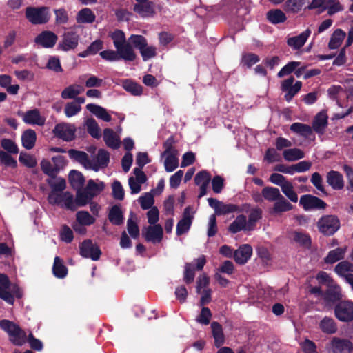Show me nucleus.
I'll return each instance as SVG.
<instances>
[{"mask_svg":"<svg viewBox=\"0 0 353 353\" xmlns=\"http://www.w3.org/2000/svg\"><path fill=\"white\" fill-rule=\"evenodd\" d=\"M0 328L8 334L9 340L14 345L21 346L26 342V333L14 322L7 319L1 320Z\"/></svg>","mask_w":353,"mask_h":353,"instance_id":"f257e3e1","label":"nucleus"},{"mask_svg":"<svg viewBox=\"0 0 353 353\" xmlns=\"http://www.w3.org/2000/svg\"><path fill=\"white\" fill-rule=\"evenodd\" d=\"M129 41L133 46V48L139 50L143 61H147L157 56V48L154 46H148L146 38L143 35L132 34L129 37Z\"/></svg>","mask_w":353,"mask_h":353,"instance_id":"f03ea898","label":"nucleus"},{"mask_svg":"<svg viewBox=\"0 0 353 353\" xmlns=\"http://www.w3.org/2000/svg\"><path fill=\"white\" fill-rule=\"evenodd\" d=\"M316 227L320 233L324 236L334 235L341 228V222L336 215L327 214L322 216L316 223Z\"/></svg>","mask_w":353,"mask_h":353,"instance_id":"7ed1b4c3","label":"nucleus"},{"mask_svg":"<svg viewBox=\"0 0 353 353\" xmlns=\"http://www.w3.org/2000/svg\"><path fill=\"white\" fill-rule=\"evenodd\" d=\"M110 37L116 50H119L121 54L124 52L136 59L137 54L133 49V46L129 41H126L123 31L117 29L110 34Z\"/></svg>","mask_w":353,"mask_h":353,"instance_id":"20e7f679","label":"nucleus"},{"mask_svg":"<svg viewBox=\"0 0 353 353\" xmlns=\"http://www.w3.org/2000/svg\"><path fill=\"white\" fill-rule=\"evenodd\" d=\"M343 293L339 285L330 286L324 291L322 299L325 308L334 309L336 305L343 301Z\"/></svg>","mask_w":353,"mask_h":353,"instance_id":"39448f33","label":"nucleus"},{"mask_svg":"<svg viewBox=\"0 0 353 353\" xmlns=\"http://www.w3.org/2000/svg\"><path fill=\"white\" fill-rule=\"evenodd\" d=\"M50 204L53 205H61L71 211H75L73 205V194L68 192H50L48 196Z\"/></svg>","mask_w":353,"mask_h":353,"instance_id":"423d86ee","label":"nucleus"},{"mask_svg":"<svg viewBox=\"0 0 353 353\" xmlns=\"http://www.w3.org/2000/svg\"><path fill=\"white\" fill-rule=\"evenodd\" d=\"M335 317L341 322L353 321V301L343 300L334 309Z\"/></svg>","mask_w":353,"mask_h":353,"instance_id":"0eeeda50","label":"nucleus"},{"mask_svg":"<svg viewBox=\"0 0 353 353\" xmlns=\"http://www.w3.org/2000/svg\"><path fill=\"white\" fill-rule=\"evenodd\" d=\"M25 14L26 19L34 25L46 23L50 19L48 8L46 7H27Z\"/></svg>","mask_w":353,"mask_h":353,"instance_id":"6e6552de","label":"nucleus"},{"mask_svg":"<svg viewBox=\"0 0 353 353\" xmlns=\"http://www.w3.org/2000/svg\"><path fill=\"white\" fill-rule=\"evenodd\" d=\"M80 37L77 32L68 30L63 32L61 39L58 43L57 50L68 52L74 50L79 45Z\"/></svg>","mask_w":353,"mask_h":353,"instance_id":"1a4fd4ad","label":"nucleus"},{"mask_svg":"<svg viewBox=\"0 0 353 353\" xmlns=\"http://www.w3.org/2000/svg\"><path fill=\"white\" fill-rule=\"evenodd\" d=\"M196 266L193 263H186L184 266L183 281L186 284L192 283L195 277V270L201 271L203 270L206 259L204 255H201L196 260Z\"/></svg>","mask_w":353,"mask_h":353,"instance_id":"9d476101","label":"nucleus"},{"mask_svg":"<svg viewBox=\"0 0 353 353\" xmlns=\"http://www.w3.org/2000/svg\"><path fill=\"white\" fill-rule=\"evenodd\" d=\"M299 205L305 211L324 210L327 203L320 198L312 194H304L300 197Z\"/></svg>","mask_w":353,"mask_h":353,"instance_id":"9b49d317","label":"nucleus"},{"mask_svg":"<svg viewBox=\"0 0 353 353\" xmlns=\"http://www.w3.org/2000/svg\"><path fill=\"white\" fill-rule=\"evenodd\" d=\"M331 353H352L353 343L348 339L332 337L329 343Z\"/></svg>","mask_w":353,"mask_h":353,"instance_id":"f8f14e48","label":"nucleus"},{"mask_svg":"<svg viewBox=\"0 0 353 353\" xmlns=\"http://www.w3.org/2000/svg\"><path fill=\"white\" fill-rule=\"evenodd\" d=\"M79 253L83 257L90 258L92 261L99 260L101 255L99 247L90 239L85 240L80 243Z\"/></svg>","mask_w":353,"mask_h":353,"instance_id":"ddd939ff","label":"nucleus"},{"mask_svg":"<svg viewBox=\"0 0 353 353\" xmlns=\"http://www.w3.org/2000/svg\"><path fill=\"white\" fill-rule=\"evenodd\" d=\"M75 127L70 123H61L57 124L53 130V133L65 141H71L75 139Z\"/></svg>","mask_w":353,"mask_h":353,"instance_id":"4468645a","label":"nucleus"},{"mask_svg":"<svg viewBox=\"0 0 353 353\" xmlns=\"http://www.w3.org/2000/svg\"><path fill=\"white\" fill-rule=\"evenodd\" d=\"M294 81V78L291 76L288 79L284 80L281 83V90L283 92H285V94L284 96L285 99L290 102L292 101L293 97L300 91L302 83L299 81H297L294 85L293 83Z\"/></svg>","mask_w":353,"mask_h":353,"instance_id":"2eb2a0df","label":"nucleus"},{"mask_svg":"<svg viewBox=\"0 0 353 353\" xmlns=\"http://www.w3.org/2000/svg\"><path fill=\"white\" fill-rule=\"evenodd\" d=\"M142 236L147 242L160 243L163 237V231L161 225H150L142 230Z\"/></svg>","mask_w":353,"mask_h":353,"instance_id":"dca6fc26","label":"nucleus"},{"mask_svg":"<svg viewBox=\"0 0 353 353\" xmlns=\"http://www.w3.org/2000/svg\"><path fill=\"white\" fill-rule=\"evenodd\" d=\"M58 40V36L50 30H43L34 38V43L44 48H53Z\"/></svg>","mask_w":353,"mask_h":353,"instance_id":"f3484780","label":"nucleus"},{"mask_svg":"<svg viewBox=\"0 0 353 353\" xmlns=\"http://www.w3.org/2000/svg\"><path fill=\"white\" fill-rule=\"evenodd\" d=\"M191 206H187L183 212L182 219L177 223L176 233L177 236H181L190 230L194 216L190 214Z\"/></svg>","mask_w":353,"mask_h":353,"instance_id":"a211bd4d","label":"nucleus"},{"mask_svg":"<svg viewBox=\"0 0 353 353\" xmlns=\"http://www.w3.org/2000/svg\"><path fill=\"white\" fill-rule=\"evenodd\" d=\"M133 11L142 17L153 16L155 13L154 3L150 0H135Z\"/></svg>","mask_w":353,"mask_h":353,"instance_id":"6ab92c4d","label":"nucleus"},{"mask_svg":"<svg viewBox=\"0 0 353 353\" xmlns=\"http://www.w3.org/2000/svg\"><path fill=\"white\" fill-rule=\"evenodd\" d=\"M17 114L23 117V122L27 124L42 126L45 123V119L41 116L39 110L37 108L28 110L25 113L19 111Z\"/></svg>","mask_w":353,"mask_h":353,"instance_id":"aec40b11","label":"nucleus"},{"mask_svg":"<svg viewBox=\"0 0 353 353\" xmlns=\"http://www.w3.org/2000/svg\"><path fill=\"white\" fill-rule=\"evenodd\" d=\"M109 162L110 153L104 149H99L96 157V160H91L90 169L97 172L100 168H106Z\"/></svg>","mask_w":353,"mask_h":353,"instance_id":"412c9836","label":"nucleus"},{"mask_svg":"<svg viewBox=\"0 0 353 353\" xmlns=\"http://www.w3.org/2000/svg\"><path fill=\"white\" fill-rule=\"evenodd\" d=\"M319 329L325 334L332 335L338 330V325L330 316H324L318 323Z\"/></svg>","mask_w":353,"mask_h":353,"instance_id":"4be33fe9","label":"nucleus"},{"mask_svg":"<svg viewBox=\"0 0 353 353\" xmlns=\"http://www.w3.org/2000/svg\"><path fill=\"white\" fill-rule=\"evenodd\" d=\"M252 254V247L248 244H244L234 252V259L236 263L243 265L250 259Z\"/></svg>","mask_w":353,"mask_h":353,"instance_id":"5701e85b","label":"nucleus"},{"mask_svg":"<svg viewBox=\"0 0 353 353\" xmlns=\"http://www.w3.org/2000/svg\"><path fill=\"white\" fill-rule=\"evenodd\" d=\"M327 119L328 117L325 112H319L312 121V129L319 134H323L328 124Z\"/></svg>","mask_w":353,"mask_h":353,"instance_id":"b1692460","label":"nucleus"},{"mask_svg":"<svg viewBox=\"0 0 353 353\" xmlns=\"http://www.w3.org/2000/svg\"><path fill=\"white\" fill-rule=\"evenodd\" d=\"M102 59L108 61H117L123 59L125 61H133L135 59L133 57L123 52L121 54L119 50H106L100 52Z\"/></svg>","mask_w":353,"mask_h":353,"instance_id":"393cba45","label":"nucleus"},{"mask_svg":"<svg viewBox=\"0 0 353 353\" xmlns=\"http://www.w3.org/2000/svg\"><path fill=\"white\" fill-rule=\"evenodd\" d=\"M310 34L311 30L309 28H307L300 34L288 38L287 40V44L294 50H299L304 46Z\"/></svg>","mask_w":353,"mask_h":353,"instance_id":"a878e982","label":"nucleus"},{"mask_svg":"<svg viewBox=\"0 0 353 353\" xmlns=\"http://www.w3.org/2000/svg\"><path fill=\"white\" fill-rule=\"evenodd\" d=\"M327 183L334 190H340L344 187V181L343 175L338 171L331 170L327 172Z\"/></svg>","mask_w":353,"mask_h":353,"instance_id":"bb28decb","label":"nucleus"},{"mask_svg":"<svg viewBox=\"0 0 353 353\" xmlns=\"http://www.w3.org/2000/svg\"><path fill=\"white\" fill-rule=\"evenodd\" d=\"M93 199V194L86 191L85 188L83 190H78L76 193L75 199H73V205L75 208V210L79 207L85 206Z\"/></svg>","mask_w":353,"mask_h":353,"instance_id":"cd10ccee","label":"nucleus"},{"mask_svg":"<svg viewBox=\"0 0 353 353\" xmlns=\"http://www.w3.org/2000/svg\"><path fill=\"white\" fill-rule=\"evenodd\" d=\"M68 152L71 159L81 163L85 168L90 169L91 160L89 159V156L86 152L75 149H70Z\"/></svg>","mask_w":353,"mask_h":353,"instance_id":"c85d7f7f","label":"nucleus"},{"mask_svg":"<svg viewBox=\"0 0 353 353\" xmlns=\"http://www.w3.org/2000/svg\"><path fill=\"white\" fill-rule=\"evenodd\" d=\"M103 141L108 147L112 149H117L121 145V141L119 136H117L114 131L111 128L104 129Z\"/></svg>","mask_w":353,"mask_h":353,"instance_id":"c756f323","label":"nucleus"},{"mask_svg":"<svg viewBox=\"0 0 353 353\" xmlns=\"http://www.w3.org/2000/svg\"><path fill=\"white\" fill-rule=\"evenodd\" d=\"M109 221L114 225H121L123 223L124 216L120 205H113L109 211Z\"/></svg>","mask_w":353,"mask_h":353,"instance_id":"7c9ffc66","label":"nucleus"},{"mask_svg":"<svg viewBox=\"0 0 353 353\" xmlns=\"http://www.w3.org/2000/svg\"><path fill=\"white\" fill-rule=\"evenodd\" d=\"M21 144L26 150L32 149L37 141V134L32 129H27L21 134Z\"/></svg>","mask_w":353,"mask_h":353,"instance_id":"2f4dec72","label":"nucleus"},{"mask_svg":"<svg viewBox=\"0 0 353 353\" xmlns=\"http://www.w3.org/2000/svg\"><path fill=\"white\" fill-rule=\"evenodd\" d=\"M212 333L214 339V345L220 347L225 343V336L223 331L222 325L216 321L211 323Z\"/></svg>","mask_w":353,"mask_h":353,"instance_id":"473e14b6","label":"nucleus"},{"mask_svg":"<svg viewBox=\"0 0 353 353\" xmlns=\"http://www.w3.org/2000/svg\"><path fill=\"white\" fill-rule=\"evenodd\" d=\"M86 108L97 117L104 121L110 122L112 119L111 116L108 114L106 109L99 105L88 103L86 105Z\"/></svg>","mask_w":353,"mask_h":353,"instance_id":"72a5a7b5","label":"nucleus"},{"mask_svg":"<svg viewBox=\"0 0 353 353\" xmlns=\"http://www.w3.org/2000/svg\"><path fill=\"white\" fill-rule=\"evenodd\" d=\"M293 240L303 248L310 250L312 247V239L309 234L300 231L293 232Z\"/></svg>","mask_w":353,"mask_h":353,"instance_id":"f704fd0d","label":"nucleus"},{"mask_svg":"<svg viewBox=\"0 0 353 353\" xmlns=\"http://www.w3.org/2000/svg\"><path fill=\"white\" fill-rule=\"evenodd\" d=\"M52 273L58 279H63L68 274V268L59 256H55L52 265Z\"/></svg>","mask_w":353,"mask_h":353,"instance_id":"c9c22d12","label":"nucleus"},{"mask_svg":"<svg viewBox=\"0 0 353 353\" xmlns=\"http://www.w3.org/2000/svg\"><path fill=\"white\" fill-rule=\"evenodd\" d=\"M94 13L88 8L80 10L76 17L77 22L79 23H92L95 21Z\"/></svg>","mask_w":353,"mask_h":353,"instance_id":"e433bc0d","label":"nucleus"},{"mask_svg":"<svg viewBox=\"0 0 353 353\" xmlns=\"http://www.w3.org/2000/svg\"><path fill=\"white\" fill-rule=\"evenodd\" d=\"M345 36L346 33L342 29L338 28L335 30L331 35L328 43V48L332 50L337 49L341 45Z\"/></svg>","mask_w":353,"mask_h":353,"instance_id":"4c0bfd02","label":"nucleus"},{"mask_svg":"<svg viewBox=\"0 0 353 353\" xmlns=\"http://www.w3.org/2000/svg\"><path fill=\"white\" fill-rule=\"evenodd\" d=\"M228 230L233 234L241 230H248L246 216L243 214L237 216L236 219L229 225Z\"/></svg>","mask_w":353,"mask_h":353,"instance_id":"58836bf2","label":"nucleus"},{"mask_svg":"<svg viewBox=\"0 0 353 353\" xmlns=\"http://www.w3.org/2000/svg\"><path fill=\"white\" fill-rule=\"evenodd\" d=\"M346 248H337L330 250L324 258V262L327 264H332L344 259Z\"/></svg>","mask_w":353,"mask_h":353,"instance_id":"ea45409f","label":"nucleus"},{"mask_svg":"<svg viewBox=\"0 0 353 353\" xmlns=\"http://www.w3.org/2000/svg\"><path fill=\"white\" fill-rule=\"evenodd\" d=\"M123 89L134 96H139L143 92L142 86L131 79H125L122 82Z\"/></svg>","mask_w":353,"mask_h":353,"instance_id":"a19ab883","label":"nucleus"},{"mask_svg":"<svg viewBox=\"0 0 353 353\" xmlns=\"http://www.w3.org/2000/svg\"><path fill=\"white\" fill-rule=\"evenodd\" d=\"M267 19L272 24H278L283 23L286 21L287 17L285 13L279 9L270 10L267 12Z\"/></svg>","mask_w":353,"mask_h":353,"instance_id":"79ce46f5","label":"nucleus"},{"mask_svg":"<svg viewBox=\"0 0 353 353\" xmlns=\"http://www.w3.org/2000/svg\"><path fill=\"white\" fill-rule=\"evenodd\" d=\"M290 130L304 137H309L312 134V128L305 123H294L290 126Z\"/></svg>","mask_w":353,"mask_h":353,"instance_id":"37998d69","label":"nucleus"},{"mask_svg":"<svg viewBox=\"0 0 353 353\" xmlns=\"http://www.w3.org/2000/svg\"><path fill=\"white\" fill-rule=\"evenodd\" d=\"M103 48V41L100 39L93 41L85 50L80 52L79 57H86L90 55H94L97 54Z\"/></svg>","mask_w":353,"mask_h":353,"instance_id":"c03bdc74","label":"nucleus"},{"mask_svg":"<svg viewBox=\"0 0 353 353\" xmlns=\"http://www.w3.org/2000/svg\"><path fill=\"white\" fill-rule=\"evenodd\" d=\"M69 180L74 188H81L85 183V178L82 173L75 170L70 172Z\"/></svg>","mask_w":353,"mask_h":353,"instance_id":"a18cd8bd","label":"nucleus"},{"mask_svg":"<svg viewBox=\"0 0 353 353\" xmlns=\"http://www.w3.org/2000/svg\"><path fill=\"white\" fill-rule=\"evenodd\" d=\"M262 196L268 201H276L281 194L277 188L268 186L263 188Z\"/></svg>","mask_w":353,"mask_h":353,"instance_id":"49530a36","label":"nucleus"},{"mask_svg":"<svg viewBox=\"0 0 353 353\" xmlns=\"http://www.w3.org/2000/svg\"><path fill=\"white\" fill-rule=\"evenodd\" d=\"M82 91L81 86L73 84L65 88L61 94L63 99H75Z\"/></svg>","mask_w":353,"mask_h":353,"instance_id":"de8ad7c7","label":"nucleus"},{"mask_svg":"<svg viewBox=\"0 0 353 353\" xmlns=\"http://www.w3.org/2000/svg\"><path fill=\"white\" fill-rule=\"evenodd\" d=\"M283 158L288 161H294L305 157V153L301 149L291 148L285 150L283 152Z\"/></svg>","mask_w":353,"mask_h":353,"instance_id":"09e8293b","label":"nucleus"},{"mask_svg":"<svg viewBox=\"0 0 353 353\" xmlns=\"http://www.w3.org/2000/svg\"><path fill=\"white\" fill-rule=\"evenodd\" d=\"M178 154H165L164 161L165 170L168 172H173L179 166Z\"/></svg>","mask_w":353,"mask_h":353,"instance_id":"8fccbe9b","label":"nucleus"},{"mask_svg":"<svg viewBox=\"0 0 353 353\" xmlns=\"http://www.w3.org/2000/svg\"><path fill=\"white\" fill-rule=\"evenodd\" d=\"M262 218L261 209L256 208L252 209L249 214L248 221L247 222L248 231L254 230L256 222Z\"/></svg>","mask_w":353,"mask_h":353,"instance_id":"3c124183","label":"nucleus"},{"mask_svg":"<svg viewBox=\"0 0 353 353\" xmlns=\"http://www.w3.org/2000/svg\"><path fill=\"white\" fill-rule=\"evenodd\" d=\"M105 185L103 181L97 183L93 179H90L85 189L86 191L93 194V198L99 194L104 189Z\"/></svg>","mask_w":353,"mask_h":353,"instance_id":"603ef678","label":"nucleus"},{"mask_svg":"<svg viewBox=\"0 0 353 353\" xmlns=\"http://www.w3.org/2000/svg\"><path fill=\"white\" fill-rule=\"evenodd\" d=\"M293 205L288 202L282 195L275 201L273 207L274 212L276 213H281L292 210Z\"/></svg>","mask_w":353,"mask_h":353,"instance_id":"864d4df0","label":"nucleus"},{"mask_svg":"<svg viewBox=\"0 0 353 353\" xmlns=\"http://www.w3.org/2000/svg\"><path fill=\"white\" fill-rule=\"evenodd\" d=\"M305 0H287L284 4V10L287 12L297 13L299 12Z\"/></svg>","mask_w":353,"mask_h":353,"instance_id":"5fc2aeb1","label":"nucleus"},{"mask_svg":"<svg viewBox=\"0 0 353 353\" xmlns=\"http://www.w3.org/2000/svg\"><path fill=\"white\" fill-rule=\"evenodd\" d=\"M85 124L87 126V131L90 136L95 139H99L101 137V130L94 119H88Z\"/></svg>","mask_w":353,"mask_h":353,"instance_id":"6e6d98bb","label":"nucleus"},{"mask_svg":"<svg viewBox=\"0 0 353 353\" xmlns=\"http://www.w3.org/2000/svg\"><path fill=\"white\" fill-rule=\"evenodd\" d=\"M175 143L176 141L174 136L169 137L163 143L164 151L161 154V157H163L165 154H178V150L174 147Z\"/></svg>","mask_w":353,"mask_h":353,"instance_id":"4d7b16f0","label":"nucleus"},{"mask_svg":"<svg viewBox=\"0 0 353 353\" xmlns=\"http://www.w3.org/2000/svg\"><path fill=\"white\" fill-rule=\"evenodd\" d=\"M112 197L119 201H123L125 196L124 189L120 181L115 180L112 183Z\"/></svg>","mask_w":353,"mask_h":353,"instance_id":"13d9d810","label":"nucleus"},{"mask_svg":"<svg viewBox=\"0 0 353 353\" xmlns=\"http://www.w3.org/2000/svg\"><path fill=\"white\" fill-rule=\"evenodd\" d=\"M316 279L320 285H325L327 288H329L330 286L337 284L336 282L324 271H320L316 274Z\"/></svg>","mask_w":353,"mask_h":353,"instance_id":"bf43d9fd","label":"nucleus"},{"mask_svg":"<svg viewBox=\"0 0 353 353\" xmlns=\"http://www.w3.org/2000/svg\"><path fill=\"white\" fill-rule=\"evenodd\" d=\"M41 168L43 172L52 177H55L57 172V168H55L54 165H52V164L46 159H43L41 162Z\"/></svg>","mask_w":353,"mask_h":353,"instance_id":"052dcab7","label":"nucleus"},{"mask_svg":"<svg viewBox=\"0 0 353 353\" xmlns=\"http://www.w3.org/2000/svg\"><path fill=\"white\" fill-rule=\"evenodd\" d=\"M77 222L86 225H90L95 221V219L87 211H79L76 214Z\"/></svg>","mask_w":353,"mask_h":353,"instance_id":"680f3d73","label":"nucleus"},{"mask_svg":"<svg viewBox=\"0 0 353 353\" xmlns=\"http://www.w3.org/2000/svg\"><path fill=\"white\" fill-rule=\"evenodd\" d=\"M301 64L300 62L298 61H290L287 63L285 66H283L281 70L278 72L277 77L279 78H282L284 76L289 75L292 73L296 68Z\"/></svg>","mask_w":353,"mask_h":353,"instance_id":"e2e57ef3","label":"nucleus"},{"mask_svg":"<svg viewBox=\"0 0 353 353\" xmlns=\"http://www.w3.org/2000/svg\"><path fill=\"white\" fill-rule=\"evenodd\" d=\"M1 147L7 151V153L17 154L19 148L17 145L10 139H3L1 141Z\"/></svg>","mask_w":353,"mask_h":353,"instance_id":"0e129e2a","label":"nucleus"},{"mask_svg":"<svg viewBox=\"0 0 353 353\" xmlns=\"http://www.w3.org/2000/svg\"><path fill=\"white\" fill-rule=\"evenodd\" d=\"M127 230L132 239H137L139 237L140 230L138 224L131 218H129L127 221Z\"/></svg>","mask_w":353,"mask_h":353,"instance_id":"69168bd1","label":"nucleus"},{"mask_svg":"<svg viewBox=\"0 0 353 353\" xmlns=\"http://www.w3.org/2000/svg\"><path fill=\"white\" fill-rule=\"evenodd\" d=\"M212 318V312L207 307H203L200 314L196 317V321L203 325H207L210 323Z\"/></svg>","mask_w":353,"mask_h":353,"instance_id":"338daca9","label":"nucleus"},{"mask_svg":"<svg viewBox=\"0 0 353 353\" xmlns=\"http://www.w3.org/2000/svg\"><path fill=\"white\" fill-rule=\"evenodd\" d=\"M303 353H318L317 346L315 343L308 339H305L300 343Z\"/></svg>","mask_w":353,"mask_h":353,"instance_id":"774afa93","label":"nucleus"}]
</instances>
